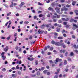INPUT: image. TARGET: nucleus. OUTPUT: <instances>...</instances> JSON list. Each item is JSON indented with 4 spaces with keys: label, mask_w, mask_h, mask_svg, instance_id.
I'll list each match as a JSON object with an SVG mask.
<instances>
[{
    "label": "nucleus",
    "mask_w": 78,
    "mask_h": 78,
    "mask_svg": "<svg viewBox=\"0 0 78 78\" xmlns=\"http://www.w3.org/2000/svg\"><path fill=\"white\" fill-rule=\"evenodd\" d=\"M62 59H59V58H57L55 60L56 62H55V64H56V62H61V61H62Z\"/></svg>",
    "instance_id": "1"
},
{
    "label": "nucleus",
    "mask_w": 78,
    "mask_h": 78,
    "mask_svg": "<svg viewBox=\"0 0 78 78\" xmlns=\"http://www.w3.org/2000/svg\"><path fill=\"white\" fill-rule=\"evenodd\" d=\"M62 43H59V42H56L55 43V45H57V46H59V45H62Z\"/></svg>",
    "instance_id": "2"
},
{
    "label": "nucleus",
    "mask_w": 78,
    "mask_h": 78,
    "mask_svg": "<svg viewBox=\"0 0 78 78\" xmlns=\"http://www.w3.org/2000/svg\"><path fill=\"white\" fill-rule=\"evenodd\" d=\"M68 10H69V9L66 8V6H64L61 9L62 11H68Z\"/></svg>",
    "instance_id": "3"
},
{
    "label": "nucleus",
    "mask_w": 78,
    "mask_h": 78,
    "mask_svg": "<svg viewBox=\"0 0 78 78\" xmlns=\"http://www.w3.org/2000/svg\"><path fill=\"white\" fill-rule=\"evenodd\" d=\"M55 9L56 10V12H58V13H59V12H60V11H61L60 9H59L58 7H56L55 8Z\"/></svg>",
    "instance_id": "4"
},
{
    "label": "nucleus",
    "mask_w": 78,
    "mask_h": 78,
    "mask_svg": "<svg viewBox=\"0 0 78 78\" xmlns=\"http://www.w3.org/2000/svg\"><path fill=\"white\" fill-rule=\"evenodd\" d=\"M43 33H44V30H41L40 29L38 30V34H42Z\"/></svg>",
    "instance_id": "5"
},
{
    "label": "nucleus",
    "mask_w": 78,
    "mask_h": 78,
    "mask_svg": "<svg viewBox=\"0 0 78 78\" xmlns=\"http://www.w3.org/2000/svg\"><path fill=\"white\" fill-rule=\"evenodd\" d=\"M8 50V48L6 46V47L4 49V51L6 52Z\"/></svg>",
    "instance_id": "6"
},
{
    "label": "nucleus",
    "mask_w": 78,
    "mask_h": 78,
    "mask_svg": "<svg viewBox=\"0 0 78 78\" xmlns=\"http://www.w3.org/2000/svg\"><path fill=\"white\" fill-rule=\"evenodd\" d=\"M76 2L75 1H73L72 3V5L73 6H75V4L76 3Z\"/></svg>",
    "instance_id": "7"
},
{
    "label": "nucleus",
    "mask_w": 78,
    "mask_h": 78,
    "mask_svg": "<svg viewBox=\"0 0 78 78\" xmlns=\"http://www.w3.org/2000/svg\"><path fill=\"white\" fill-rule=\"evenodd\" d=\"M66 52V50H64L62 51V50H60V53H65V52Z\"/></svg>",
    "instance_id": "8"
},
{
    "label": "nucleus",
    "mask_w": 78,
    "mask_h": 78,
    "mask_svg": "<svg viewBox=\"0 0 78 78\" xmlns=\"http://www.w3.org/2000/svg\"><path fill=\"white\" fill-rule=\"evenodd\" d=\"M28 60H29V61H33L34 60V58H30V57H28Z\"/></svg>",
    "instance_id": "9"
},
{
    "label": "nucleus",
    "mask_w": 78,
    "mask_h": 78,
    "mask_svg": "<svg viewBox=\"0 0 78 78\" xmlns=\"http://www.w3.org/2000/svg\"><path fill=\"white\" fill-rule=\"evenodd\" d=\"M73 27H76V28H78V26L76 25V24H73Z\"/></svg>",
    "instance_id": "10"
},
{
    "label": "nucleus",
    "mask_w": 78,
    "mask_h": 78,
    "mask_svg": "<svg viewBox=\"0 0 78 78\" xmlns=\"http://www.w3.org/2000/svg\"><path fill=\"white\" fill-rule=\"evenodd\" d=\"M25 5V2H21V5L20 6V7H22V5Z\"/></svg>",
    "instance_id": "11"
},
{
    "label": "nucleus",
    "mask_w": 78,
    "mask_h": 78,
    "mask_svg": "<svg viewBox=\"0 0 78 78\" xmlns=\"http://www.w3.org/2000/svg\"><path fill=\"white\" fill-rule=\"evenodd\" d=\"M48 10H50L51 11H53V9L51 8V7H50L48 9Z\"/></svg>",
    "instance_id": "12"
},
{
    "label": "nucleus",
    "mask_w": 78,
    "mask_h": 78,
    "mask_svg": "<svg viewBox=\"0 0 78 78\" xmlns=\"http://www.w3.org/2000/svg\"><path fill=\"white\" fill-rule=\"evenodd\" d=\"M61 45H63L64 48H66V45L64 44V43H62V44Z\"/></svg>",
    "instance_id": "13"
},
{
    "label": "nucleus",
    "mask_w": 78,
    "mask_h": 78,
    "mask_svg": "<svg viewBox=\"0 0 78 78\" xmlns=\"http://www.w3.org/2000/svg\"><path fill=\"white\" fill-rule=\"evenodd\" d=\"M20 48V47H19L17 46H16L15 48V49L16 50H19V48Z\"/></svg>",
    "instance_id": "14"
},
{
    "label": "nucleus",
    "mask_w": 78,
    "mask_h": 78,
    "mask_svg": "<svg viewBox=\"0 0 78 78\" xmlns=\"http://www.w3.org/2000/svg\"><path fill=\"white\" fill-rule=\"evenodd\" d=\"M2 59H3V60H5V59H6V56H2Z\"/></svg>",
    "instance_id": "15"
},
{
    "label": "nucleus",
    "mask_w": 78,
    "mask_h": 78,
    "mask_svg": "<svg viewBox=\"0 0 78 78\" xmlns=\"http://www.w3.org/2000/svg\"><path fill=\"white\" fill-rule=\"evenodd\" d=\"M57 32H59V31H60V28L57 27Z\"/></svg>",
    "instance_id": "16"
},
{
    "label": "nucleus",
    "mask_w": 78,
    "mask_h": 78,
    "mask_svg": "<svg viewBox=\"0 0 78 78\" xmlns=\"http://www.w3.org/2000/svg\"><path fill=\"white\" fill-rule=\"evenodd\" d=\"M78 10H76L74 11L75 13H76V15L77 16V15H78Z\"/></svg>",
    "instance_id": "17"
},
{
    "label": "nucleus",
    "mask_w": 78,
    "mask_h": 78,
    "mask_svg": "<svg viewBox=\"0 0 78 78\" xmlns=\"http://www.w3.org/2000/svg\"><path fill=\"white\" fill-rule=\"evenodd\" d=\"M5 55V52H3L1 53V56H4V55Z\"/></svg>",
    "instance_id": "18"
},
{
    "label": "nucleus",
    "mask_w": 78,
    "mask_h": 78,
    "mask_svg": "<svg viewBox=\"0 0 78 78\" xmlns=\"http://www.w3.org/2000/svg\"><path fill=\"white\" fill-rule=\"evenodd\" d=\"M45 26L44 25H43L41 26V28H45Z\"/></svg>",
    "instance_id": "19"
},
{
    "label": "nucleus",
    "mask_w": 78,
    "mask_h": 78,
    "mask_svg": "<svg viewBox=\"0 0 78 78\" xmlns=\"http://www.w3.org/2000/svg\"><path fill=\"white\" fill-rule=\"evenodd\" d=\"M19 69V65H17L16 66L15 69L16 70V69Z\"/></svg>",
    "instance_id": "20"
},
{
    "label": "nucleus",
    "mask_w": 78,
    "mask_h": 78,
    "mask_svg": "<svg viewBox=\"0 0 78 78\" xmlns=\"http://www.w3.org/2000/svg\"><path fill=\"white\" fill-rule=\"evenodd\" d=\"M29 23V22L28 21H25L24 23V24L26 25V24H28Z\"/></svg>",
    "instance_id": "21"
},
{
    "label": "nucleus",
    "mask_w": 78,
    "mask_h": 78,
    "mask_svg": "<svg viewBox=\"0 0 78 78\" xmlns=\"http://www.w3.org/2000/svg\"><path fill=\"white\" fill-rule=\"evenodd\" d=\"M73 21H74V19H72L70 20V22H73Z\"/></svg>",
    "instance_id": "22"
},
{
    "label": "nucleus",
    "mask_w": 78,
    "mask_h": 78,
    "mask_svg": "<svg viewBox=\"0 0 78 78\" xmlns=\"http://www.w3.org/2000/svg\"><path fill=\"white\" fill-rule=\"evenodd\" d=\"M47 70H44V71H43V73L45 74L47 73Z\"/></svg>",
    "instance_id": "23"
},
{
    "label": "nucleus",
    "mask_w": 78,
    "mask_h": 78,
    "mask_svg": "<svg viewBox=\"0 0 78 78\" xmlns=\"http://www.w3.org/2000/svg\"><path fill=\"white\" fill-rule=\"evenodd\" d=\"M60 2H61V3H64L65 2V0H60Z\"/></svg>",
    "instance_id": "24"
},
{
    "label": "nucleus",
    "mask_w": 78,
    "mask_h": 78,
    "mask_svg": "<svg viewBox=\"0 0 78 78\" xmlns=\"http://www.w3.org/2000/svg\"><path fill=\"white\" fill-rule=\"evenodd\" d=\"M17 38V37H15L14 41H15V42H16V41H17V40H16Z\"/></svg>",
    "instance_id": "25"
},
{
    "label": "nucleus",
    "mask_w": 78,
    "mask_h": 78,
    "mask_svg": "<svg viewBox=\"0 0 78 78\" xmlns=\"http://www.w3.org/2000/svg\"><path fill=\"white\" fill-rule=\"evenodd\" d=\"M11 14V12H10L9 13H8L7 14V16H10V15Z\"/></svg>",
    "instance_id": "26"
},
{
    "label": "nucleus",
    "mask_w": 78,
    "mask_h": 78,
    "mask_svg": "<svg viewBox=\"0 0 78 78\" xmlns=\"http://www.w3.org/2000/svg\"><path fill=\"white\" fill-rule=\"evenodd\" d=\"M50 28H52V29H54V28H55V27L54 26H50Z\"/></svg>",
    "instance_id": "27"
},
{
    "label": "nucleus",
    "mask_w": 78,
    "mask_h": 78,
    "mask_svg": "<svg viewBox=\"0 0 78 78\" xmlns=\"http://www.w3.org/2000/svg\"><path fill=\"white\" fill-rule=\"evenodd\" d=\"M58 27H59L60 28H61V25L60 24H57V26Z\"/></svg>",
    "instance_id": "28"
},
{
    "label": "nucleus",
    "mask_w": 78,
    "mask_h": 78,
    "mask_svg": "<svg viewBox=\"0 0 78 78\" xmlns=\"http://www.w3.org/2000/svg\"><path fill=\"white\" fill-rule=\"evenodd\" d=\"M31 76L32 77H34V76H36V75L35 74H31Z\"/></svg>",
    "instance_id": "29"
},
{
    "label": "nucleus",
    "mask_w": 78,
    "mask_h": 78,
    "mask_svg": "<svg viewBox=\"0 0 78 78\" xmlns=\"http://www.w3.org/2000/svg\"><path fill=\"white\" fill-rule=\"evenodd\" d=\"M51 17L52 18V19H55L56 18V16H51Z\"/></svg>",
    "instance_id": "30"
},
{
    "label": "nucleus",
    "mask_w": 78,
    "mask_h": 78,
    "mask_svg": "<svg viewBox=\"0 0 78 78\" xmlns=\"http://www.w3.org/2000/svg\"><path fill=\"white\" fill-rule=\"evenodd\" d=\"M37 75L39 76V75H40V72L39 71L37 73Z\"/></svg>",
    "instance_id": "31"
},
{
    "label": "nucleus",
    "mask_w": 78,
    "mask_h": 78,
    "mask_svg": "<svg viewBox=\"0 0 78 78\" xmlns=\"http://www.w3.org/2000/svg\"><path fill=\"white\" fill-rule=\"evenodd\" d=\"M66 6L67 8H70V5L67 4L66 5Z\"/></svg>",
    "instance_id": "32"
},
{
    "label": "nucleus",
    "mask_w": 78,
    "mask_h": 78,
    "mask_svg": "<svg viewBox=\"0 0 78 78\" xmlns=\"http://www.w3.org/2000/svg\"><path fill=\"white\" fill-rule=\"evenodd\" d=\"M39 17H43V15L42 14H40L39 16Z\"/></svg>",
    "instance_id": "33"
},
{
    "label": "nucleus",
    "mask_w": 78,
    "mask_h": 78,
    "mask_svg": "<svg viewBox=\"0 0 78 78\" xmlns=\"http://www.w3.org/2000/svg\"><path fill=\"white\" fill-rule=\"evenodd\" d=\"M6 69L5 68H3L2 69V70L3 71V72H5L6 71Z\"/></svg>",
    "instance_id": "34"
},
{
    "label": "nucleus",
    "mask_w": 78,
    "mask_h": 78,
    "mask_svg": "<svg viewBox=\"0 0 78 78\" xmlns=\"http://www.w3.org/2000/svg\"><path fill=\"white\" fill-rule=\"evenodd\" d=\"M55 4H56V3L55 2H52V6H55Z\"/></svg>",
    "instance_id": "35"
},
{
    "label": "nucleus",
    "mask_w": 78,
    "mask_h": 78,
    "mask_svg": "<svg viewBox=\"0 0 78 78\" xmlns=\"http://www.w3.org/2000/svg\"><path fill=\"white\" fill-rule=\"evenodd\" d=\"M10 38H11V37L10 36H9V37H7V38L6 39H7V40H9Z\"/></svg>",
    "instance_id": "36"
},
{
    "label": "nucleus",
    "mask_w": 78,
    "mask_h": 78,
    "mask_svg": "<svg viewBox=\"0 0 78 78\" xmlns=\"http://www.w3.org/2000/svg\"><path fill=\"white\" fill-rule=\"evenodd\" d=\"M58 39H62V37H58Z\"/></svg>",
    "instance_id": "37"
},
{
    "label": "nucleus",
    "mask_w": 78,
    "mask_h": 78,
    "mask_svg": "<svg viewBox=\"0 0 78 78\" xmlns=\"http://www.w3.org/2000/svg\"><path fill=\"white\" fill-rule=\"evenodd\" d=\"M67 64V61H66V60H65L64 61V64H65V65H66V64Z\"/></svg>",
    "instance_id": "38"
},
{
    "label": "nucleus",
    "mask_w": 78,
    "mask_h": 78,
    "mask_svg": "<svg viewBox=\"0 0 78 78\" xmlns=\"http://www.w3.org/2000/svg\"><path fill=\"white\" fill-rule=\"evenodd\" d=\"M14 6V5L13 4H11L10 5V7H11V8H12Z\"/></svg>",
    "instance_id": "39"
},
{
    "label": "nucleus",
    "mask_w": 78,
    "mask_h": 78,
    "mask_svg": "<svg viewBox=\"0 0 78 78\" xmlns=\"http://www.w3.org/2000/svg\"><path fill=\"white\" fill-rule=\"evenodd\" d=\"M54 78H58V75H57L55 76Z\"/></svg>",
    "instance_id": "40"
},
{
    "label": "nucleus",
    "mask_w": 78,
    "mask_h": 78,
    "mask_svg": "<svg viewBox=\"0 0 78 78\" xmlns=\"http://www.w3.org/2000/svg\"><path fill=\"white\" fill-rule=\"evenodd\" d=\"M60 56L61 57V58H63V57H64V55H63L61 54L60 55Z\"/></svg>",
    "instance_id": "41"
},
{
    "label": "nucleus",
    "mask_w": 78,
    "mask_h": 78,
    "mask_svg": "<svg viewBox=\"0 0 78 78\" xmlns=\"http://www.w3.org/2000/svg\"><path fill=\"white\" fill-rule=\"evenodd\" d=\"M51 44H55V41H52L51 42Z\"/></svg>",
    "instance_id": "42"
},
{
    "label": "nucleus",
    "mask_w": 78,
    "mask_h": 78,
    "mask_svg": "<svg viewBox=\"0 0 78 78\" xmlns=\"http://www.w3.org/2000/svg\"><path fill=\"white\" fill-rule=\"evenodd\" d=\"M35 63L36 65H37L38 64V62L37 61H36L35 62Z\"/></svg>",
    "instance_id": "43"
},
{
    "label": "nucleus",
    "mask_w": 78,
    "mask_h": 78,
    "mask_svg": "<svg viewBox=\"0 0 78 78\" xmlns=\"http://www.w3.org/2000/svg\"><path fill=\"white\" fill-rule=\"evenodd\" d=\"M73 55H74V54H73V52H71L70 53L71 56H73Z\"/></svg>",
    "instance_id": "44"
},
{
    "label": "nucleus",
    "mask_w": 78,
    "mask_h": 78,
    "mask_svg": "<svg viewBox=\"0 0 78 78\" xmlns=\"http://www.w3.org/2000/svg\"><path fill=\"white\" fill-rule=\"evenodd\" d=\"M45 69V68L44 67H42L41 68V70H44V69Z\"/></svg>",
    "instance_id": "45"
},
{
    "label": "nucleus",
    "mask_w": 78,
    "mask_h": 78,
    "mask_svg": "<svg viewBox=\"0 0 78 78\" xmlns=\"http://www.w3.org/2000/svg\"><path fill=\"white\" fill-rule=\"evenodd\" d=\"M54 25L55 27H56V26H57L58 25V24L57 23H55L54 24Z\"/></svg>",
    "instance_id": "46"
},
{
    "label": "nucleus",
    "mask_w": 78,
    "mask_h": 78,
    "mask_svg": "<svg viewBox=\"0 0 78 78\" xmlns=\"http://www.w3.org/2000/svg\"><path fill=\"white\" fill-rule=\"evenodd\" d=\"M16 36H17V33H15L14 35V37H16Z\"/></svg>",
    "instance_id": "47"
},
{
    "label": "nucleus",
    "mask_w": 78,
    "mask_h": 78,
    "mask_svg": "<svg viewBox=\"0 0 78 78\" xmlns=\"http://www.w3.org/2000/svg\"><path fill=\"white\" fill-rule=\"evenodd\" d=\"M54 35H55L56 36H58V33L56 32H55L54 33Z\"/></svg>",
    "instance_id": "48"
},
{
    "label": "nucleus",
    "mask_w": 78,
    "mask_h": 78,
    "mask_svg": "<svg viewBox=\"0 0 78 78\" xmlns=\"http://www.w3.org/2000/svg\"><path fill=\"white\" fill-rule=\"evenodd\" d=\"M33 37V36L31 35L30 36L29 39H32V38Z\"/></svg>",
    "instance_id": "49"
},
{
    "label": "nucleus",
    "mask_w": 78,
    "mask_h": 78,
    "mask_svg": "<svg viewBox=\"0 0 78 78\" xmlns=\"http://www.w3.org/2000/svg\"><path fill=\"white\" fill-rule=\"evenodd\" d=\"M72 37L73 38V39H75V36L74 35H73L72 36Z\"/></svg>",
    "instance_id": "50"
},
{
    "label": "nucleus",
    "mask_w": 78,
    "mask_h": 78,
    "mask_svg": "<svg viewBox=\"0 0 78 78\" xmlns=\"http://www.w3.org/2000/svg\"><path fill=\"white\" fill-rule=\"evenodd\" d=\"M23 53L24 54H26L27 53V51L26 50H24L23 51Z\"/></svg>",
    "instance_id": "51"
},
{
    "label": "nucleus",
    "mask_w": 78,
    "mask_h": 78,
    "mask_svg": "<svg viewBox=\"0 0 78 78\" xmlns=\"http://www.w3.org/2000/svg\"><path fill=\"white\" fill-rule=\"evenodd\" d=\"M68 59L69 61H71V58H68Z\"/></svg>",
    "instance_id": "52"
},
{
    "label": "nucleus",
    "mask_w": 78,
    "mask_h": 78,
    "mask_svg": "<svg viewBox=\"0 0 78 78\" xmlns=\"http://www.w3.org/2000/svg\"><path fill=\"white\" fill-rule=\"evenodd\" d=\"M73 46H74V47L75 48H77L76 46V45H75V44Z\"/></svg>",
    "instance_id": "53"
},
{
    "label": "nucleus",
    "mask_w": 78,
    "mask_h": 78,
    "mask_svg": "<svg viewBox=\"0 0 78 78\" xmlns=\"http://www.w3.org/2000/svg\"><path fill=\"white\" fill-rule=\"evenodd\" d=\"M67 3H68L69 4V3H70V0H68L67 2Z\"/></svg>",
    "instance_id": "54"
},
{
    "label": "nucleus",
    "mask_w": 78,
    "mask_h": 78,
    "mask_svg": "<svg viewBox=\"0 0 78 78\" xmlns=\"http://www.w3.org/2000/svg\"><path fill=\"white\" fill-rule=\"evenodd\" d=\"M62 20H63V21H64V20L66 21V18H62Z\"/></svg>",
    "instance_id": "55"
},
{
    "label": "nucleus",
    "mask_w": 78,
    "mask_h": 78,
    "mask_svg": "<svg viewBox=\"0 0 78 78\" xmlns=\"http://www.w3.org/2000/svg\"><path fill=\"white\" fill-rule=\"evenodd\" d=\"M34 19H37V16H34Z\"/></svg>",
    "instance_id": "56"
},
{
    "label": "nucleus",
    "mask_w": 78,
    "mask_h": 78,
    "mask_svg": "<svg viewBox=\"0 0 78 78\" xmlns=\"http://www.w3.org/2000/svg\"><path fill=\"white\" fill-rule=\"evenodd\" d=\"M53 47H51L50 48V50H53Z\"/></svg>",
    "instance_id": "57"
},
{
    "label": "nucleus",
    "mask_w": 78,
    "mask_h": 78,
    "mask_svg": "<svg viewBox=\"0 0 78 78\" xmlns=\"http://www.w3.org/2000/svg\"><path fill=\"white\" fill-rule=\"evenodd\" d=\"M38 5H42V4L40 3V2H38Z\"/></svg>",
    "instance_id": "58"
},
{
    "label": "nucleus",
    "mask_w": 78,
    "mask_h": 78,
    "mask_svg": "<svg viewBox=\"0 0 78 78\" xmlns=\"http://www.w3.org/2000/svg\"><path fill=\"white\" fill-rule=\"evenodd\" d=\"M63 36L64 37H66V36H67V35H66L65 34H64Z\"/></svg>",
    "instance_id": "59"
},
{
    "label": "nucleus",
    "mask_w": 78,
    "mask_h": 78,
    "mask_svg": "<svg viewBox=\"0 0 78 78\" xmlns=\"http://www.w3.org/2000/svg\"><path fill=\"white\" fill-rule=\"evenodd\" d=\"M4 6H5L6 8H8V5L6 4H4Z\"/></svg>",
    "instance_id": "60"
},
{
    "label": "nucleus",
    "mask_w": 78,
    "mask_h": 78,
    "mask_svg": "<svg viewBox=\"0 0 78 78\" xmlns=\"http://www.w3.org/2000/svg\"><path fill=\"white\" fill-rule=\"evenodd\" d=\"M53 22H56V20L55 19H54L53 20Z\"/></svg>",
    "instance_id": "61"
},
{
    "label": "nucleus",
    "mask_w": 78,
    "mask_h": 78,
    "mask_svg": "<svg viewBox=\"0 0 78 78\" xmlns=\"http://www.w3.org/2000/svg\"><path fill=\"white\" fill-rule=\"evenodd\" d=\"M59 23H62V21L61 20H58Z\"/></svg>",
    "instance_id": "62"
},
{
    "label": "nucleus",
    "mask_w": 78,
    "mask_h": 78,
    "mask_svg": "<svg viewBox=\"0 0 78 78\" xmlns=\"http://www.w3.org/2000/svg\"><path fill=\"white\" fill-rule=\"evenodd\" d=\"M13 5L14 6L17 5V3H15Z\"/></svg>",
    "instance_id": "63"
},
{
    "label": "nucleus",
    "mask_w": 78,
    "mask_h": 78,
    "mask_svg": "<svg viewBox=\"0 0 78 78\" xmlns=\"http://www.w3.org/2000/svg\"><path fill=\"white\" fill-rule=\"evenodd\" d=\"M48 22H52V20H48Z\"/></svg>",
    "instance_id": "64"
}]
</instances>
